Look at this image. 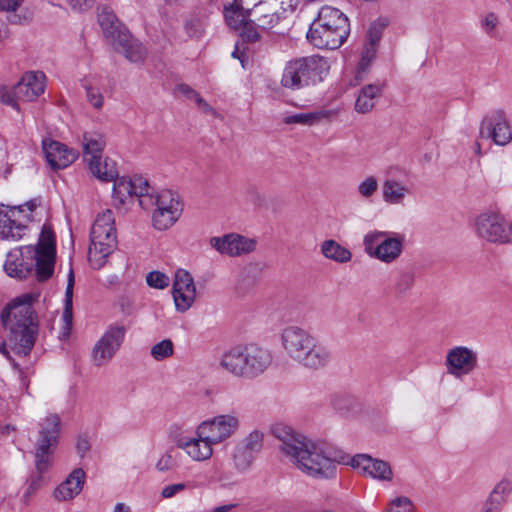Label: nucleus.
Segmentation results:
<instances>
[{"label": "nucleus", "mask_w": 512, "mask_h": 512, "mask_svg": "<svg viewBox=\"0 0 512 512\" xmlns=\"http://www.w3.org/2000/svg\"><path fill=\"white\" fill-rule=\"evenodd\" d=\"M195 103L197 104L198 108L203 111L204 113L208 114V115H213V116H216V111L213 109V107L208 104L201 96L199 98H197V100L195 101Z\"/></svg>", "instance_id": "nucleus-55"}, {"label": "nucleus", "mask_w": 512, "mask_h": 512, "mask_svg": "<svg viewBox=\"0 0 512 512\" xmlns=\"http://www.w3.org/2000/svg\"><path fill=\"white\" fill-rule=\"evenodd\" d=\"M352 468L358 470L364 477L378 482H392L394 473L389 462L373 458L368 454H357L348 462Z\"/></svg>", "instance_id": "nucleus-21"}, {"label": "nucleus", "mask_w": 512, "mask_h": 512, "mask_svg": "<svg viewBox=\"0 0 512 512\" xmlns=\"http://www.w3.org/2000/svg\"><path fill=\"white\" fill-rule=\"evenodd\" d=\"M84 483L85 472L80 468L74 469L68 477L54 489L53 497L61 502L70 501L80 494Z\"/></svg>", "instance_id": "nucleus-28"}, {"label": "nucleus", "mask_w": 512, "mask_h": 512, "mask_svg": "<svg viewBox=\"0 0 512 512\" xmlns=\"http://www.w3.org/2000/svg\"><path fill=\"white\" fill-rule=\"evenodd\" d=\"M117 248L115 218L111 210L99 213L90 232L88 261L92 268L101 269Z\"/></svg>", "instance_id": "nucleus-7"}, {"label": "nucleus", "mask_w": 512, "mask_h": 512, "mask_svg": "<svg viewBox=\"0 0 512 512\" xmlns=\"http://www.w3.org/2000/svg\"><path fill=\"white\" fill-rule=\"evenodd\" d=\"M338 115L336 109H317L308 112H300L287 115L283 121L285 124H298L302 126H315L330 122Z\"/></svg>", "instance_id": "nucleus-30"}, {"label": "nucleus", "mask_w": 512, "mask_h": 512, "mask_svg": "<svg viewBox=\"0 0 512 512\" xmlns=\"http://www.w3.org/2000/svg\"><path fill=\"white\" fill-rule=\"evenodd\" d=\"M104 158L105 157L101 156V164H100V169L101 170H105V168H104Z\"/></svg>", "instance_id": "nucleus-60"}, {"label": "nucleus", "mask_w": 512, "mask_h": 512, "mask_svg": "<svg viewBox=\"0 0 512 512\" xmlns=\"http://www.w3.org/2000/svg\"><path fill=\"white\" fill-rule=\"evenodd\" d=\"M225 19L227 24L234 30L240 32L243 39L248 42H255L260 35L256 28L251 24V16L248 10H244L237 5V1L225 9Z\"/></svg>", "instance_id": "nucleus-23"}, {"label": "nucleus", "mask_w": 512, "mask_h": 512, "mask_svg": "<svg viewBox=\"0 0 512 512\" xmlns=\"http://www.w3.org/2000/svg\"><path fill=\"white\" fill-rule=\"evenodd\" d=\"M330 71L326 58L311 55L289 61L283 70L281 85L291 90H299L324 80Z\"/></svg>", "instance_id": "nucleus-8"}, {"label": "nucleus", "mask_w": 512, "mask_h": 512, "mask_svg": "<svg viewBox=\"0 0 512 512\" xmlns=\"http://www.w3.org/2000/svg\"><path fill=\"white\" fill-rule=\"evenodd\" d=\"M178 457L177 451L170 447L159 455L155 468L162 473L172 471L178 467Z\"/></svg>", "instance_id": "nucleus-38"}, {"label": "nucleus", "mask_w": 512, "mask_h": 512, "mask_svg": "<svg viewBox=\"0 0 512 512\" xmlns=\"http://www.w3.org/2000/svg\"><path fill=\"white\" fill-rule=\"evenodd\" d=\"M112 181L114 182L112 197L116 207L127 208L137 199L142 208H147V196L150 187L146 179L140 176L133 178H118L117 176Z\"/></svg>", "instance_id": "nucleus-16"}, {"label": "nucleus", "mask_w": 512, "mask_h": 512, "mask_svg": "<svg viewBox=\"0 0 512 512\" xmlns=\"http://www.w3.org/2000/svg\"><path fill=\"white\" fill-rule=\"evenodd\" d=\"M24 0H0V12H15Z\"/></svg>", "instance_id": "nucleus-50"}, {"label": "nucleus", "mask_w": 512, "mask_h": 512, "mask_svg": "<svg viewBox=\"0 0 512 512\" xmlns=\"http://www.w3.org/2000/svg\"><path fill=\"white\" fill-rule=\"evenodd\" d=\"M37 207L36 199L17 206L0 204V238L5 240L22 238L28 223L34 219Z\"/></svg>", "instance_id": "nucleus-13"}, {"label": "nucleus", "mask_w": 512, "mask_h": 512, "mask_svg": "<svg viewBox=\"0 0 512 512\" xmlns=\"http://www.w3.org/2000/svg\"><path fill=\"white\" fill-rule=\"evenodd\" d=\"M57 445L43 444L36 442L35 444V465L37 471L42 474L46 472L52 465V457Z\"/></svg>", "instance_id": "nucleus-36"}, {"label": "nucleus", "mask_w": 512, "mask_h": 512, "mask_svg": "<svg viewBox=\"0 0 512 512\" xmlns=\"http://www.w3.org/2000/svg\"><path fill=\"white\" fill-rule=\"evenodd\" d=\"M185 29L191 37H198L201 34V25L198 21H189L185 24Z\"/></svg>", "instance_id": "nucleus-53"}, {"label": "nucleus", "mask_w": 512, "mask_h": 512, "mask_svg": "<svg viewBox=\"0 0 512 512\" xmlns=\"http://www.w3.org/2000/svg\"><path fill=\"white\" fill-rule=\"evenodd\" d=\"M383 91L382 83H369L362 86L355 95V111L359 114L370 113L382 97Z\"/></svg>", "instance_id": "nucleus-27"}, {"label": "nucleus", "mask_w": 512, "mask_h": 512, "mask_svg": "<svg viewBox=\"0 0 512 512\" xmlns=\"http://www.w3.org/2000/svg\"><path fill=\"white\" fill-rule=\"evenodd\" d=\"M280 344L285 355L299 366L317 371L326 367L331 361V353L307 329L299 325L284 327L279 335Z\"/></svg>", "instance_id": "nucleus-4"}, {"label": "nucleus", "mask_w": 512, "mask_h": 512, "mask_svg": "<svg viewBox=\"0 0 512 512\" xmlns=\"http://www.w3.org/2000/svg\"><path fill=\"white\" fill-rule=\"evenodd\" d=\"M415 276L412 272H402L395 282V291L399 295L407 294L413 287Z\"/></svg>", "instance_id": "nucleus-46"}, {"label": "nucleus", "mask_w": 512, "mask_h": 512, "mask_svg": "<svg viewBox=\"0 0 512 512\" xmlns=\"http://www.w3.org/2000/svg\"><path fill=\"white\" fill-rule=\"evenodd\" d=\"M379 187L378 180L375 176L365 177L357 186L358 194L365 199H369L375 195Z\"/></svg>", "instance_id": "nucleus-45"}, {"label": "nucleus", "mask_w": 512, "mask_h": 512, "mask_svg": "<svg viewBox=\"0 0 512 512\" xmlns=\"http://www.w3.org/2000/svg\"><path fill=\"white\" fill-rule=\"evenodd\" d=\"M197 427L214 443L222 444L234 437L241 428L238 412L217 414L197 424Z\"/></svg>", "instance_id": "nucleus-17"}, {"label": "nucleus", "mask_w": 512, "mask_h": 512, "mask_svg": "<svg viewBox=\"0 0 512 512\" xmlns=\"http://www.w3.org/2000/svg\"><path fill=\"white\" fill-rule=\"evenodd\" d=\"M83 87L86 91L87 101L90 105L95 109H101L104 104V97L96 83L93 80L86 79L83 82Z\"/></svg>", "instance_id": "nucleus-39"}, {"label": "nucleus", "mask_w": 512, "mask_h": 512, "mask_svg": "<svg viewBox=\"0 0 512 512\" xmlns=\"http://www.w3.org/2000/svg\"><path fill=\"white\" fill-rule=\"evenodd\" d=\"M74 286V274L72 269L69 271L68 283L65 292V305L61 317V328L59 332V339L65 340L70 336L72 330V297Z\"/></svg>", "instance_id": "nucleus-31"}, {"label": "nucleus", "mask_w": 512, "mask_h": 512, "mask_svg": "<svg viewBox=\"0 0 512 512\" xmlns=\"http://www.w3.org/2000/svg\"><path fill=\"white\" fill-rule=\"evenodd\" d=\"M172 295L175 309L178 312L184 313L192 307L196 299V286L188 271L178 269L175 272Z\"/></svg>", "instance_id": "nucleus-22"}, {"label": "nucleus", "mask_w": 512, "mask_h": 512, "mask_svg": "<svg viewBox=\"0 0 512 512\" xmlns=\"http://www.w3.org/2000/svg\"><path fill=\"white\" fill-rule=\"evenodd\" d=\"M56 258L55 236L48 226H43L36 247L25 246L8 252L4 270L8 276L23 279L33 268L39 281L49 279L54 272Z\"/></svg>", "instance_id": "nucleus-3"}, {"label": "nucleus", "mask_w": 512, "mask_h": 512, "mask_svg": "<svg viewBox=\"0 0 512 512\" xmlns=\"http://www.w3.org/2000/svg\"><path fill=\"white\" fill-rule=\"evenodd\" d=\"M164 1H165V2H167V3H169V2H171L172 0H164Z\"/></svg>", "instance_id": "nucleus-63"}, {"label": "nucleus", "mask_w": 512, "mask_h": 512, "mask_svg": "<svg viewBox=\"0 0 512 512\" xmlns=\"http://www.w3.org/2000/svg\"><path fill=\"white\" fill-rule=\"evenodd\" d=\"M264 434L260 430L251 431L238 445L255 455L263 444Z\"/></svg>", "instance_id": "nucleus-40"}, {"label": "nucleus", "mask_w": 512, "mask_h": 512, "mask_svg": "<svg viewBox=\"0 0 512 512\" xmlns=\"http://www.w3.org/2000/svg\"><path fill=\"white\" fill-rule=\"evenodd\" d=\"M511 491L512 483L508 480H501L495 485L488 498L503 506Z\"/></svg>", "instance_id": "nucleus-42"}, {"label": "nucleus", "mask_w": 512, "mask_h": 512, "mask_svg": "<svg viewBox=\"0 0 512 512\" xmlns=\"http://www.w3.org/2000/svg\"><path fill=\"white\" fill-rule=\"evenodd\" d=\"M378 46L364 42L359 63L357 65L355 80L362 81L367 75L371 63L376 58Z\"/></svg>", "instance_id": "nucleus-35"}, {"label": "nucleus", "mask_w": 512, "mask_h": 512, "mask_svg": "<svg viewBox=\"0 0 512 512\" xmlns=\"http://www.w3.org/2000/svg\"><path fill=\"white\" fill-rule=\"evenodd\" d=\"M350 24L338 8L323 6L307 32V39L317 48L337 49L348 38Z\"/></svg>", "instance_id": "nucleus-6"}, {"label": "nucleus", "mask_w": 512, "mask_h": 512, "mask_svg": "<svg viewBox=\"0 0 512 512\" xmlns=\"http://www.w3.org/2000/svg\"><path fill=\"white\" fill-rule=\"evenodd\" d=\"M174 345L170 339H164L151 347V356L156 361H162L173 355Z\"/></svg>", "instance_id": "nucleus-44"}, {"label": "nucleus", "mask_w": 512, "mask_h": 512, "mask_svg": "<svg viewBox=\"0 0 512 512\" xmlns=\"http://www.w3.org/2000/svg\"><path fill=\"white\" fill-rule=\"evenodd\" d=\"M146 283L151 288L163 290L169 286L170 279L163 272L152 271L147 274Z\"/></svg>", "instance_id": "nucleus-47"}, {"label": "nucleus", "mask_w": 512, "mask_h": 512, "mask_svg": "<svg viewBox=\"0 0 512 512\" xmlns=\"http://www.w3.org/2000/svg\"><path fill=\"white\" fill-rule=\"evenodd\" d=\"M177 91L192 101H196L200 97V94L186 84H181L177 87Z\"/></svg>", "instance_id": "nucleus-52"}, {"label": "nucleus", "mask_w": 512, "mask_h": 512, "mask_svg": "<svg viewBox=\"0 0 512 512\" xmlns=\"http://www.w3.org/2000/svg\"><path fill=\"white\" fill-rule=\"evenodd\" d=\"M42 149L49 166L55 170L68 167L79 155L78 151L52 139L43 140Z\"/></svg>", "instance_id": "nucleus-24"}, {"label": "nucleus", "mask_w": 512, "mask_h": 512, "mask_svg": "<svg viewBox=\"0 0 512 512\" xmlns=\"http://www.w3.org/2000/svg\"><path fill=\"white\" fill-rule=\"evenodd\" d=\"M232 56L234 58H238L241 61L242 66L244 67V60L240 57L238 48L235 49V51L232 53Z\"/></svg>", "instance_id": "nucleus-58"}, {"label": "nucleus", "mask_w": 512, "mask_h": 512, "mask_svg": "<svg viewBox=\"0 0 512 512\" xmlns=\"http://www.w3.org/2000/svg\"><path fill=\"white\" fill-rule=\"evenodd\" d=\"M39 486H40V484L38 482H33L31 484L32 489H37Z\"/></svg>", "instance_id": "nucleus-61"}, {"label": "nucleus", "mask_w": 512, "mask_h": 512, "mask_svg": "<svg viewBox=\"0 0 512 512\" xmlns=\"http://www.w3.org/2000/svg\"><path fill=\"white\" fill-rule=\"evenodd\" d=\"M444 364L449 375L461 379L478 367V353L467 346H455L447 351Z\"/></svg>", "instance_id": "nucleus-19"}, {"label": "nucleus", "mask_w": 512, "mask_h": 512, "mask_svg": "<svg viewBox=\"0 0 512 512\" xmlns=\"http://www.w3.org/2000/svg\"><path fill=\"white\" fill-rule=\"evenodd\" d=\"M474 228L477 236L488 242L504 244L512 241V222L498 211L488 210L479 214Z\"/></svg>", "instance_id": "nucleus-15"}, {"label": "nucleus", "mask_w": 512, "mask_h": 512, "mask_svg": "<svg viewBox=\"0 0 512 512\" xmlns=\"http://www.w3.org/2000/svg\"><path fill=\"white\" fill-rule=\"evenodd\" d=\"M60 418L57 414H49L39 423L38 443L57 445L60 434Z\"/></svg>", "instance_id": "nucleus-32"}, {"label": "nucleus", "mask_w": 512, "mask_h": 512, "mask_svg": "<svg viewBox=\"0 0 512 512\" xmlns=\"http://www.w3.org/2000/svg\"><path fill=\"white\" fill-rule=\"evenodd\" d=\"M113 18H114V15H112V14H108V15L106 16V20H107L108 22H111V24H112V25H113Z\"/></svg>", "instance_id": "nucleus-59"}, {"label": "nucleus", "mask_w": 512, "mask_h": 512, "mask_svg": "<svg viewBox=\"0 0 512 512\" xmlns=\"http://www.w3.org/2000/svg\"><path fill=\"white\" fill-rule=\"evenodd\" d=\"M387 25L388 20L386 18H378L373 21L367 30L365 42L378 46L383 30Z\"/></svg>", "instance_id": "nucleus-41"}, {"label": "nucleus", "mask_w": 512, "mask_h": 512, "mask_svg": "<svg viewBox=\"0 0 512 512\" xmlns=\"http://www.w3.org/2000/svg\"><path fill=\"white\" fill-rule=\"evenodd\" d=\"M126 329L124 326H110L92 349V361L95 366L107 365L121 347Z\"/></svg>", "instance_id": "nucleus-18"}, {"label": "nucleus", "mask_w": 512, "mask_h": 512, "mask_svg": "<svg viewBox=\"0 0 512 512\" xmlns=\"http://www.w3.org/2000/svg\"><path fill=\"white\" fill-rule=\"evenodd\" d=\"M113 512H131V507L125 503L119 502L114 506Z\"/></svg>", "instance_id": "nucleus-57"}, {"label": "nucleus", "mask_w": 512, "mask_h": 512, "mask_svg": "<svg viewBox=\"0 0 512 512\" xmlns=\"http://www.w3.org/2000/svg\"><path fill=\"white\" fill-rule=\"evenodd\" d=\"M99 22H100V24H101L102 26H104V16H103V15H101V16L99 17Z\"/></svg>", "instance_id": "nucleus-62"}, {"label": "nucleus", "mask_w": 512, "mask_h": 512, "mask_svg": "<svg viewBox=\"0 0 512 512\" xmlns=\"http://www.w3.org/2000/svg\"><path fill=\"white\" fill-rule=\"evenodd\" d=\"M301 0H274V5L281 12V17L287 12H293L299 6Z\"/></svg>", "instance_id": "nucleus-49"}, {"label": "nucleus", "mask_w": 512, "mask_h": 512, "mask_svg": "<svg viewBox=\"0 0 512 512\" xmlns=\"http://www.w3.org/2000/svg\"><path fill=\"white\" fill-rule=\"evenodd\" d=\"M271 363L270 351L254 344L232 347L219 359L223 371L236 378L249 380L262 375Z\"/></svg>", "instance_id": "nucleus-5"}, {"label": "nucleus", "mask_w": 512, "mask_h": 512, "mask_svg": "<svg viewBox=\"0 0 512 512\" xmlns=\"http://www.w3.org/2000/svg\"><path fill=\"white\" fill-rule=\"evenodd\" d=\"M89 449V443L86 439H80L77 442V450L83 455Z\"/></svg>", "instance_id": "nucleus-56"}, {"label": "nucleus", "mask_w": 512, "mask_h": 512, "mask_svg": "<svg viewBox=\"0 0 512 512\" xmlns=\"http://www.w3.org/2000/svg\"><path fill=\"white\" fill-rule=\"evenodd\" d=\"M106 142L102 134L86 132L82 137L83 159L90 173L102 182H112L117 175V164L109 157L104 158V168L100 169L101 156Z\"/></svg>", "instance_id": "nucleus-12"}, {"label": "nucleus", "mask_w": 512, "mask_h": 512, "mask_svg": "<svg viewBox=\"0 0 512 512\" xmlns=\"http://www.w3.org/2000/svg\"><path fill=\"white\" fill-rule=\"evenodd\" d=\"M499 24V15L493 11L486 12L480 18V28L488 36L495 35Z\"/></svg>", "instance_id": "nucleus-43"}, {"label": "nucleus", "mask_w": 512, "mask_h": 512, "mask_svg": "<svg viewBox=\"0 0 512 512\" xmlns=\"http://www.w3.org/2000/svg\"><path fill=\"white\" fill-rule=\"evenodd\" d=\"M501 509H502V505L487 498L486 501L483 503V506H482L480 512H500Z\"/></svg>", "instance_id": "nucleus-54"}, {"label": "nucleus", "mask_w": 512, "mask_h": 512, "mask_svg": "<svg viewBox=\"0 0 512 512\" xmlns=\"http://www.w3.org/2000/svg\"><path fill=\"white\" fill-rule=\"evenodd\" d=\"M46 88V76L41 71H28L12 87H0V102L20 111V103L35 101Z\"/></svg>", "instance_id": "nucleus-10"}, {"label": "nucleus", "mask_w": 512, "mask_h": 512, "mask_svg": "<svg viewBox=\"0 0 512 512\" xmlns=\"http://www.w3.org/2000/svg\"><path fill=\"white\" fill-rule=\"evenodd\" d=\"M168 435L176 447L193 462L208 461L214 454L216 445L197 426L193 435H186L184 425L175 422L169 426Z\"/></svg>", "instance_id": "nucleus-11"}, {"label": "nucleus", "mask_w": 512, "mask_h": 512, "mask_svg": "<svg viewBox=\"0 0 512 512\" xmlns=\"http://www.w3.org/2000/svg\"><path fill=\"white\" fill-rule=\"evenodd\" d=\"M362 243L369 257L389 265L401 257L405 236L397 232L371 230L363 236Z\"/></svg>", "instance_id": "nucleus-9"}, {"label": "nucleus", "mask_w": 512, "mask_h": 512, "mask_svg": "<svg viewBox=\"0 0 512 512\" xmlns=\"http://www.w3.org/2000/svg\"><path fill=\"white\" fill-rule=\"evenodd\" d=\"M251 24L262 29H271L278 24L281 12L274 5V0H265L250 12Z\"/></svg>", "instance_id": "nucleus-29"}, {"label": "nucleus", "mask_w": 512, "mask_h": 512, "mask_svg": "<svg viewBox=\"0 0 512 512\" xmlns=\"http://www.w3.org/2000/svg\"><path fill=\"white\" fill-rule=\"evenodd\" d=\"M154 205L152 225L156 230L165 231L171 228L181 217L183 205L179 195L171 190H161L155 196H147V208Z\"/></svg>", "instance_id": "nucleus-14"}, {"label": "nucleus", "mask_w": 512, "mask_h": 512, "mask_svg": "<svg viewBox=\"0 0 512 512\" xmlns=\"http://www.w3.org/2000/svg\"><path fill=\"white\" fill-rule=\"evenodd\" d=\"M482 137L491 138L496 145L506 146L512 141V127L502 113H497L482 123Z\"/></svg>", "instance_id": "nucleus-25"}, {"label": "nucleus", "mask_w": 512, "mask_h": 512, "mask_svg": "<svg viewBox=\"0 0 512 512\" xmlns=\"http://www.w3.org/2000/svg\"><path fill=\"white\" fill-rule=\"evenodd\" d=\"M116 50L123 54L130 62L138 63L146 57L145 47L136 39L123 36L115 44Z\"/></svg>", "instance_id": "nucleus-33"}, {"label": "nucleus", "mask_w": 512, "mask_h": 512, "mask_svg": "<svg viewBox=\"0 0 512 512\" xmlns=\"http://www.w3.org/2000/svg\"><path fill=\"white\" fill-rule=\"evenodd\" d=\"M412 194V185L405 178L388 177L382 183V197L390 205L402 204Z\"/></svg>", "instance_id": "nucleus-26"}, {"label": "nucleus", "mask_w": 512, "mask_h": 512, "mask_svg": "<svg viewBox=\"0 0 512 512\" xmlns=\"http://www.w3.org/2000/svg\"><path fill=\"white\" fill-rule=\"evenodd\" d=\"M39 292H28L10 300L1 311V321L8 334L0 343V353L13 363L21 364L11 355L27 356L33 348L38 333V317L34 306L39 302Z\"/></svg>", "instance_id": "nucleus-2"}, {"label": "nucleus", "mask_w": 512, "mask_h": 512, "mask_svg": "<svg viewBox=\"0 0 512 512\" xmlns=\"http://www.w3.org/2000/svg\"><path fill=\"white\" fill-rule=\"evenodd\" d=\"M96 0H68L72 9L77 11H85L91 8Z\"/></svg>", "instance_id": "nucleus-51"}, {"label": "nucleus", "mask_w": 512, "mask_h": 512, "mask_svg": "<svg viewBox=\"0 0 512 512\" xmlns=\"http://www.w3.org/2000/svg\"><path fill=\"white\" fill-rule=\"evenodd\" d=\"M320 251L325 258L336 263H348L352 259L351 251L333 239L323 241Z\"/></svg>", "instance_id": "nucleus-34"}, {"label": "nucleus", "mask_w": 512, "mask_h": 512, "mask_svg": "<svg viewBox=\"0 0 512 512\" xmlns=\"http://www.w3.org/2000/svg\"><path fill=\"white\" fill-rule=\"evenodd\" d=\"M190 487L189 482H181V483H174L166 485L161 490V497L164 499H170L174 496L180 494L184 490Z\"/></svg>", "instance_id": "nucleus-48"}, {"label": "nucleus", "mask_w": 512, "mask_h": 512, "mask_svg": "<svg viewBox=\"0 0 512 512\" xmlns=\"http://www.w3.org/2000/svg\"><path fill=\"white\" fill-rule=\"evenodd\" d=\"M209 245L219 254L228 257H240L253 252L257 241L237 233L214 236L209 239Z\"/></svg>", "instance_id": "nucleus-20"}, {"label": "nucleus", "mask_w": 512, "mask_h": 512, "mask_svg": "<svg viewBox=\"0 0 512 512\" xmlns=\"http://www.w3.org/2000/svg\"><path fill=\"white\" fill-rule=\"evenodd\" d=\"M273 435L280 441L279 451L302 474L314 479H331L337 466L346 463V456L333 444L312 439L284 425L273 427Z\"/></svg>", "instance_id": "nucleus-1"}, {"label": "nucleus", "mask_w": 512, "mask_h": 512, "mask_svg": "<svg viewBox=\"0 0 512 512\" xmlns=\"http://www.w3.org/2000/svg\"><path fill=\"white\" fill-rule=\"evenodd\" d=\"M254 456L249 451L245 450L238 444L236 445L232 453L233 466L238 472H246L252 466Z\"/></svg>", "instance_id": "nucleus-37"}]
</instances>
